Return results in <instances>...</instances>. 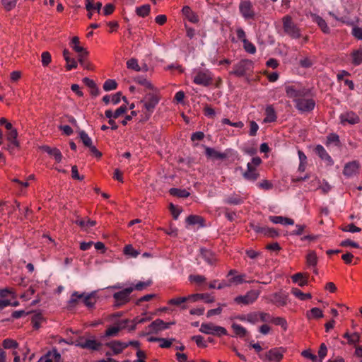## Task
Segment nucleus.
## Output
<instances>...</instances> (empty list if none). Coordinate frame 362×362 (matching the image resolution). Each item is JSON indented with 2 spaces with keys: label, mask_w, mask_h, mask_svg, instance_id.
Masks as SVG:
<instances>
[{
  "label": "nucleus",
  "mask_w": 362,
  "mask_h": 362,
  "mask_svg": "<svg viewBox=\"0 0 362 362\" xmlns=\"http://www.w3.org/2000/svg\"><path fill=\"white\" fill-rule=\"evenodd\" d=\"M79 44H80V40H79L78 37L75 36V37H74L71 39V42L70 45L72 47V49L76 52L78 53V54H79L81 53H83V52H86L87 51L86 49H85L83 47L80 46Z\"/></svg>",
  "instance_id": "nucleus-37"
},
{
  "label": "nucleus",
  "mask_w": 362,
  "mask_h": 362,
  "mask_svg": "<svg viewBox=\"0 0 362 362\" xmlns=\"http://www.w3.org/2000/svg\"><path fill=\"white\" fill-rule=\"evenodd\" d=\"M189 280L197 284H201L206 281V278L202 275H190L189 277Z\"/></svg>",
  "instance_id": "nucleus-64"
},
{
  "label": "nucleus",
  "mask_w": 362,
  "mask_h": 362,
  "mask_svg": "<svg viewBox=\"0 0 362 362\" xmlns=\"http://www.w3.org/2000/svg\"><path fill=\"white\" fill-rule=\"evenodd\" d=\"M276 114L272 105H269L265 110V117L264 122L266 123L273 122L276 120Z\"/></svg>",
  "instance_id": "nucleus-30"
},
{
  "label": "nucleus",
  "mask_w": 362,
  "mask_h": 362,
  "mask_svg": "<svg viewBox=\"0 0 362 362\" xmlns=\"http://www.w3.org/2000/svg\"><path fill=\"white\" fill-rule=\"evenodd\" d=\"M275 325L281 326L284 330L287 329V322L285 318L281 317H272V322Z\"/></svg>",
  "instance_id": "nucleus-46"
},
{
  "label": "nucleus",
  "mask_w": 362,
  "mask_h": 362,
  "mask_svg": "<svg viewBox=\"0 0 362 362\" xmlns=\"http://www.w3.org/2000/svg\"><path fill=\"white\" fill-rule=\"evenodd\" d=\"M286 96L293 98L296 102V99H299L305 95L303 90L296 89L293 86H288L285 88Z\"/></svg>",
  "instance_id": "nucleus-22"
},
{
  "label": "nucleus",
  "mask_w": 362,
  "mask_h": 362,
  "mask_svg": "<svg viewBox=\"0 0 362 362\" xmlns=\"http://www.w3.org/2000/svg\"><path fill=\"white\" fill-rule=\"evenodd\" d=\"M205 155L208 158L213 160H223L229 157V151L225 152H220L211 147L205 148Z\"/></svg>",
  "instance_id": "nucleus-12"
},
{
  "label": "nucleus",
  "mask_w": 362,
  "mask_h": 362,
  "mask_svg": "<svg viewBox=\"0 0 362 362\" xmlns=\"http://www.w3.org/2000/svg\"><path fill=\"white\" fill-rule=\"evenodd\" d=\"M341 230L344 232L358 233L361 230V228L357 227L354 223H351L342 228Z\"/></svg>",
  "instance_id": "nucleus-63"
},
{
  "label": "nucleus",
  "mask_w": 362,
  "mask_h": 362,
  "mask_svg": "<svg viewBox=\"0 0 362 362\" xmlns=\"http://www.w3.org/2000/svg\"><path fill=\"white\" fill-rule=\"evenodd\" d=\"M83 294L79 293L78 291H74L71 295L70 299L67 302V307L69 309H73L76 307L80 300L82 301Z\"/></svg>",
  "instance_id": "nucleus-25"
},
{
  "label": "nucleus",
  "mask_w": 362,
  "mask_h": 362,
  "mask_svg": "<svg viewBox=\"0 0 362 362\" xmlns=\"http://www.w3.org/2000/svg\"><path fill=\"white\" fill-rule=\"evenodd\" d=\"M74 223L78 225L81 228L86 230L88 228L95 226L96 221L88 218L87 221L82 218H77Z\"/></svg>",
  "instance_id": "nucleus-35"
},
{
  "label": "nucleus",
  "mask_w": 362,
  "mask_h": 362,
  "mask_svg": "<svg viewBox=\"0 0 362 362\" xmlns=\"http://www.w3.org/2000/svg\"><path fill=\"white\" fill-rule=\"evenodd\" d=\"M245 276V274L236 275L235 276H233L228 279L229 284H230V286H231L232 284L238 285V284H241L244 282H247L244 279ZM253 281H251L250 282H253Z\"/></svg>",
  "instance_id": "nucleus-49"
},
{
  "label": "nucleus",
  "mask_w": 362,
  "mask_h": 362,
  "mask_svg": "<svg viewBox=\"0 0 362 362\" xmlns=\"http://www.w3.org/2000/svg\"><path fill=\"white\" fill-rule=\"evenodd\" d=\"M305 315L308 320L320 319L324 316L322 311L318 308H313L310 310L307 311Z\"/></svg>",
  "instance_id": "nucleus-33"
},
{
  "label": "nucleus",
  "mask_w": 362,
  "mask_h": 362,
  "mask_svg": "<svg viewBox=\"0 0 362 362\" xmlns=\"http://www.w3.org/2000/svg\"><path fill=\"white\" fill-rule=\"evenodd\" d=\"M315 106L313 99H296V107L300 112H310Z\"/></svg>",
  "instance_id": "nucleus-11"
},
{
  "label": "nucleus",
  "mask_w": 362,
  "mask_h": 362,
  "mask_svg": "<svg viewBox=\"0 0 362 362\" xmlns=\"http://www.w3.org/2000/svg\"><path fill=\"white\" fill-rule=\"evenodd\" d=\"M359 167L360 164L358 161L354 160L349 162L345 165L343 173L345 176L351 177L358 173Z\"/></svg>",
  "instance_id": "nucleus-15"
},
{
  "label": "nucleus",
  "mask_w": 362,
  "mask_h": 362,
  "mask_svg": "<svg viewBox=\"0 0 362 362\" xmlns=\"http://www.w3.org/2000/svg\"><path fill=\"white\" fill-rule=\"evenodd\" d=\"M105 346L110 348L115 355L121 354L127 348L126 342L115 340L105 344Z\"/></svg>",
  "instance_id": "nucleus-19"
},
{
  "label": "nucleus",
  "mask_w": 362,
  "mask_h": 362,
  "mask_svg": "<svg viewBox=\"0 0 362 362\" xmlns=\"http://www.w3.org/2000/svg\"><path fill=\"white\" fill-rule=\"evenodd\" d=\"M315 152L321 159L327 160L329 164H333L332 159L322 145H317L315 148Z\"/></svg>",
  "instance_id": "nucleus-29"
},
{
  "label": "nucleus",
  "mask_w": 362,
  "mask_h": 362,
  "mask_svg": "<svg viewBox=\"0 0 362 362\" xmlns=\"http://www.w3.org/2000/svg\"><path fill=\"white\" fill-rule=\"evenodd\" d=\"M174 322H165L161 319H156L153 322H152L148 326L149 329L148 334L155 333L157 334L162 330L167 329L170 327L171 325H174Z\"/></svg>",
  "instance_id": "nucleus-10"
},
{
  "label": "nucleus",
  "mask_w": 362,
  "mask_h": 362,
  "mask_svg": "<svg viewBox=\"0 0 362 362\" xmlns=\"http://www.w3.org/2000/svg\"><path fill=\"white\" fill-rule=\"evenodd\" d=\"M260 291L258 290H250L244 296H238L234 298L237 304L247 305L253 303L259 297Z\"/></svg>",
  "instance_id": "nucleus-6"
},
{
  "label": "nucleus",
  "mask_w": 362,
  "mask_h": 362,
  "mask_svg": "<svg viewBox=\"0 0 362 362\" xmlns=\"http://www.w3.org/2000/svg\"><path fill=\"white\" fill-rule=\"evenodd\" d=\"M283 29L284 33L292 39H298L301 37V30L293 22L292 17L286 15L282 18Z\"/></svg>",
  "instance_id": "nucleus-1"
},
{
  "label": "nucleus",
  "mask_w": 362,
  "mask_h": 362,
  "mask_svg": "<svg viewBox=\"0 0 362 362\" xmlns=\"http://www.w3.org/2000/svg\"><path fill=\"white\" fill-rule=\"evenodd\" d=\"M40 148L42 149L43 151L46 152L47 154H49L50 156L54 157V160L57 163H60L62 160V154L59 149H58L56 147L52 148L49 146L44 145L40 146Z\"/></svg>",
  "instance_id": "nucleus-17"
},
{
  "label": "nucleus",
  "mask_w": 362,
  "mask_h": 362,
  "mask_svg": "<svg viewBox=\"0 0 362 362\" xmlns=\"http://www.w3.org/2000/svg\"><path fill=\"white\" fill-rule=\"evenodd\" d=\"M306 263L308 266L315 267L317 264V257L315 251H310L306 256Z\"/></svg>",
  "instance_id": "nucleus-42"
},
{
  "label": "nucleus",
  "mask_w": 362,
  "mask_h": 362,
  "mask_svg": "<svg viewBox=\"0 0 362 362\" xmlns=\"http://www.w3.org/2000/svg\"><path fill=\"white\" fill-rule=\"evenodd\" d=\"M1 3L4 8L9 11L16 7L17 0H1Z\"/></svg>",
  "instance_id": "nucleus-54"
},
{
  "label": "nucleus",
  "mask_w": 362,
  "mask_h": 362,
  "mask_svg": "<svg viewBox=\"0 0 362 362\" xmlns=\"http://www.w3.org/2000/svg\"><path fill=\"white\" fill-rule=\"evenodd\" d=\"M79 136H80V139H81L83 144L86 147L88 148L93 145L92 139L89 137L88 134H86L84 131L79 132Z\"/></svg>",
  "instance_id": "nucleus-44"
},
{
  "label": "nucleus",
  "mask_w": 362,
  "mask_h": 362,
  "mask_svg": "<svg viewBox=\"0 0 362 362\" xmlns=\"http://www.w3.org/2000/svg\"><path fill=\"white\" fill-rule=\"evenodd\" d=\"M187 298L189 299V301H191V302H197L199 300H204L205 303H213L215 300L214 297L211 296L208 293L191 294L187 296Z\"/></svg>",
  "instance_id": "nucleus-21"
},
{
  "label": "nucleus",
  "mask_w": 362,
  "mask_h": 362,
  "mask_svg": "<svg viewBox=\"0 0 362 362\" xmlns=\"http://www.w3.org/2000/svg\"><path fill=\"white\" fill-rule=\"evenodd\" d=\"M88 54H89V52L88 51L83 52V53L78 54V61L80 65L82 67H83L85 69L92 70L93 65L88 60Z\"/></svg>",
  "instance_id": "nucleus-26"
},
{
  "label": "nucleus",
  "mask_w": 362,
  "mask_h": 362,
  "mask_svg": "<svg viewBox=\"0 0 362 362\" xmlns=\"http://www.w3.org/2000/svg\"><path fill=\"white\" fill-rule=\"evenodd\" d=\"M309 274L298 272L291 276L293 283H297L299 286H304L308 284Z\"/></svg>",
  "instance_id": "nucleus-24"
},
{
  "label": "nucleus",
  "mask_w": 362,
  "mask_h": 362,
  "mask_svg": "<svg viewBox=\"0 0 362 362\" xmlns=\"http://www.w3.org/2000/svg\"><path fill=\"white\" fill-rule=\"evenodd\" d=\"M186 222L189 225L199 224L201 226H204V219L200 216L189 215L187 217Z\"/></svg>",
  "instance_id": "nucleus-36"
},
{
  "label": "nucleus",
  "mask_w": 362,
  "mask_h": 362,
  "mask_svg": "<svg viewBox=\"0 0 362 362\" xmlns=\"http://www.w3.org/2000/svg\"><path fill=\"white\" fill-rule=\"evenodd\" d=\"M240 11L245 18L250 19L255 16L252 5L249 1H244L240 4Z\"/></svg>",
  "instance_id": "nucleus-14"
},
{
  "label": "nucleus",
  "mask_w": 362,
  "mask_h": 362,
  "mask_svg": "<svg viewBox=\"0 0 362 362\" xmlns=\"http://www.w3.org/2000/svg\"><path fill=\"white\" fill-rule=\"evenodd\" d=\"M119 331L118 326L110 327L105 330L103 337H115Z\"/></svg>",
  "instance_id": "nucleus-50"
},
{
  "label": "nucleus",
  "mask_w": 362,
  "mask_h": 362,
  "mask_svg": "<svg viewBox=\"0 0 362 362\" xmlns=\"http://www.w3.org/2000/svg\"><path fill=\"white\" fill-rule=\"evenodd\" d=\"M201 255L202 258L210 265H214L216 262L215 255L209 250L202 248Z\"/></svg>",
  "instance_id": "nucleus-27"
},
{
  "label": "nucleus",
  "mask_w": 362,
  "mask_h": 362,
  "mask_svg": "<svg viewBox=\"0 0 362 362\" xmlns=\"http://www.w3.org/2000/svg\"><path fill=\"white\" fill-rule=\"evenodd\" d=\"M288 294L282 292L274 293L271 301L277 306H284L287 304Z\"/></svg>",
  "instance_id": "nucleus-20"
},
{
  "label": "nucleus",
  "mask_w": 362,
  "mask_h": 362,
  "mask_svg": "<svg viewBox=\"0 0 362 362\" xmlns=\"http://www.w3.org/2000/svg\"><path fill=\"white\" fill-rule=\"evenodd\" d=\"M259 357L264 362H279L283 358V353L274 348L264 354H259Z\"/></svg>",
  "instance_id": "nucleus-8"
},
{
  "label": "nucleus",
  "mask_w": 362,
  "mask_h": 362,
  "mask_svg": "<svg viewBox=\"0 0 362 362\" xmlns=\"http://www.w3.org/2000/svg\"><path fill=\"white\" fill-rule=\"evenodd\" d=\"M225 202L228 204L238 205L243 204L244 200L240 195L234 194L228 197Z\"/></svg>",
  "instance_id": "nucleus-40"
},
{
  "label": "nucleus",
  "mask_w": 362,
  "mask_h": 362,
  "mask_svg": "<svg viewBox=\"0 0 362 362\" xmlns=\"http://www.w3.org/2000/svg\"><path fill=\"white\" fill-rule=\"evenodd\" d=\"M313 21L315 22L317 25L320 28L321 30L326 34L329 33L330 29L327 25L326 21L320 16L316 14L313 16Z\"/></svg>",
  "instance_id": "nucleus-31"
},
{
  "label": "nucleus",
  "mask_w": 362,
  "mask_h": 362,
  "mask_svg": "<svg viewBox=\"0 0 362 362\" xmlns=\"http://www.w3.org/2000/svg\"><path fill=\"white\" fill-rule=\"evenodd\" d=\"M124 253L134 257H136L139 255V252L135 250L131 245H127L124 247Z\"/></svg>",
  "instance_id": "nucleus-62"
},
{
  "label": "nucleus",
  "mask_w": 362,
  "mask_h": 362,
  "mask_svg": "<svg viewBox=\"0 0 362 362\" xmlns=\"http://www.w3.org/2000/svg\"><path fill=\"white\" fill-rule=\"evenodd\" d=\"M2 346L4 349H16L18 346V344L13 339H6L3 341Z\"/></svg>",
  "instance_id": "nucleus-53"
},
{
  "label": "nucleus",
  "mask_w": 362,
  "mask_h": 362,
  "mask_svg": "<svg viewBox=\"0 0 362 362\" xmlns=\"http://www.w3.org/2000/svg\"><path fill=\"white\" fill-rule=\"evenodd\" d=\"M191 339L196 342L198 347L206 348L207 346L206 341H204V337L201 335L192 336Z\"/></svg>",
  "instance_id": "nucleus-55"
},
{
  "label": "nucleus",
  "mask_w": 362,
  "mask_h": 362,
  "mask_svg": "<svg viewBox=\"0 0 362 362\" xmlns=\"http://www.w3.org/2000/svg\"><path fill=\"white\" fill-rule=\"evenodd\" d=\"M189 301L187 296L185 297H179L175 298H172L168 301L169 305H180L181 304Z\"/></svg>",
  "instance_id": "nucleus-58"
},
{
  "label": "nucleus",
  "mask_w": 362,
  "mask_h": 362,
  "mask_svg": "<svg viewBox=\"0 0 362 362\" xmlns=\"http://www.w3.org/2000/svg\"><path fill=\"white\" fill-rule=\"evenodd\" d=\"M340 119L341 123L344 125L346 124V123L350 124H356L360 122L359 117L354 112H349L341 115Z\"/></svg>",
  "instance_id": "nucleus-16"
},
{
  "label": "nucleus",
  "mask_w": 362,
  "mask_h": 362,
  "mask_svg": "<svg viewBox=\"0 0 362 362\" xmlns=\"http://www.w3.org/2000/svg\"><path fill=\"white\" fill-rule=\"evenodd\" d=\"M127 66L128 69H133L135 71H140V66L138 64V62L136 59L132 58L127 62Z\"/></svg>",
  "instance_id": "nucleus-59"
},
{
  "label": "nucleus",
  "mask_w": 362,
  "mask_h": 362,
  "mask_svg": "<svg viewBox=\"0 0 362 362\" xmlns=\"http://www.w3.org/2000/svg\"><path fill=\"white\" fill-rule=\"evenodd\" d=\"M182 12L183 15L187 18V20L193 23H196L199 21L198 16L192 11L189 6H185L182 8Z\"/></svg>",
  "instance_id": "nucleus-28"
},
{
  "label": "nucleus",
  "mask_w": 362,
  "mask_h": 362,
  "mask_svg": "<svg viewBox=\"0 0 362 362\" xmlns=\"http://www.w3.org/2000/svg\"><path fill=\"white\" fill-rule=\"evenodd\" d=\"M18 137V132L16 129H11L6 134L7 140L11 142L16 148H18L20 146L19 142L17 140Z\"/></svg>",
  "instance_id": "nucleus-34"
},
{
  "label": "nucleus",
  "mask_w": 362,
  "mask_h": 362,
  "mask_svg": "<svg viewBox=\"0 0 362 362\" xmlns=\"http://www.w3.org/2000/svg\"><path fill=\"white\" fill-rule=\"evenodd\" d=\"M83 296L82 298L83 303L88 308L93 309L98 299L97 291H92L90 293H83Z\"/></svg>",
  "instance_id": "nucleus-13"
},
{
  "label": "nucleus",
  "mask_w": 362,
  "mask_h": 362,
  "mask_svg": "<svg viewBox=\"0 0 362 362\" xmlns=\"http://www.w3.org/2000/svg\"><path fill=\"white\" fill-rule=\"evenodd\" d=\"M169 192L172 196L181 198L188 197L190 194L189 192H188L186 189H181L177 188H171L169 190Z\"/></svg>",
  "instance_id": "nucleus-39"
},
{
  "label": "nucleus",
  "mask_w": 362,
  "mask_h": 362,
  "mask_svg": "<svg viewBox=\"0 0 362 362\" xmlns=\"http://www.w3.org/2000/svg\"><path fill=\"white\" fill-rule=\"evenodd\" d=\"M352 63L354 65H359L362 63V50H355L351 54Z\"/></svg>",
  "instance_id": "nucleus-45"
},
{
  "label": "nucleus",
  "mask_w": 362,
  "mask_h": 362,
  "mask_svg": "<svg viewBox=\"0 0 362 362\" xmlns=\"http://www.w3.org/2000/svg\"><path fill=\"white\" fill-rule=\"evenodd\" d=\"M253 67V62L250 59H242L233 65V70L230 71V75L237 77L244 76L247 71H250Z\"/></svg>",
  "instance_id": "nucleus-2"
},
{
  "label": "nucleus",
  "mask_w": 362,
  "mask_h": 362,
  "mask_svg": "<svg viewBox=\"0 0 362 362\" xmlns=\"http://www.w3.org/2000/svg\"><path fill=\"white\" fill-rule=\"evenodd\" d=\"M45 320V319L40 312L35 313L31 317V322L35 329H38Z\"/></svg>",
  "instance_id": "nucleus-32"
},
{
  "label": "nucleus",
  "mask_w": 362,
  "mask_h": 362,
  "mask_svg": "<svg viewBox=\"0 0 362 362\" xmlns=\"http://www.w3.org/2000/svg\"><path fill=\"white\" fill-rule=\"evenodd\" d=\"M160 100V96L154 93H149L141 100L148 115H151Z\"/></svg>",
  "instance_id": "nucleus-5"
},
{
  "label": "nucleus",
  "mask_w": 362,
  "mask_h": 362,
  "mask_svg": "<svg viewBox=\"0 0 362 362\" xmlns=\"http://www.w3.org/2000/svg\"><path fill=\"white\" fill-rule=\"evenodd\" d=\"M199 331L206 334H213L218 337L227 335L228 332L226 328L214 325L212 323H202Z\"/></svg>",
  "instance_id": "nucleus-4"
},
{
  "label": "nucleus",
  "mask_w": 362,
  "mask_h": 362,
  "mask_svg": "<svg viewBox=\"0 0 362 362\" xmlns=\"http://www.w3.org/2000/svg\"><path fill=\"white\" fill-rule=\"evenodd\" d=\"M61 358V355L58 351L54 349L52 351H48L45 356H42L38 362H59Z\"/></svg>",
  "instance_id": "nucleus-18"
},
{
  "label": "nucleus",
  "mask_w": 362,
  "mask_h": 362,
  "mask_svg": "<svg viewBox=\"0 0 362 362\" xmlns=\"http://www.w3.org/2000/svg\"><path fill=\"white\" fill-rule=\"evenodd\" d=\"M243 47L247 53L255 54L256 52L255 46L252 42H250L247 39H244Z\"/></svg>",
  "instance_id": "nucleus-52"
},
{
  "label": "nucleus",
  "mask_w": 362,
  "mask_h": 362,
  "mask_svg": "<svg viewBox=\"0 0 362 362\" xmlns=\"http://www.w3.org/2000/svg\"><path fill=\"white\" fill-rule=\"evenodd\" d=\"M247 170L243 173V177L249 181H255L259 177V174L257 172L255 168L248 163L247 165Z\"/></svg>",
  "instance_id": "nucleus-23"
},
{
  "label": "nucleus",
  "mask_w": 362,
  "mask_h": 362,
  "mask_svg": "<svg viewBox=\"0 0 362 362\" xmlns=\"http://www.w3.org/2000/svg\"><path fill=\"white\" fill-rule=\"evenodd\" d=\"M213 76L209 70L199 71L194 77L193 82L197 85L209 86L212 83Z\"/></svg>",
  "instance_id": "nucleus-7"
},
{
  "label": "nucleus",
  "mask_w": 362,
  "mask_h": 362,
  "mask_svg": "<svg viewBox=\"0 0 362 362\" xmlns=\"http://www.w3.org/2000/svg\"><path fill=\"white\" fill-rule=\"evenodd\" d=\"M66 62V69L67 71H70L72 69H76L78 66L77 62L75 60L74 58H67V59H64Z\"/></svg>",
  "instance_id": "nucleus-61"
},
{
  "label": "nucleus",
  "mask_w": 362,
  "mask_h": 362,
  "mask_svg": "<svg viewBox=\"0 0 362 362\" xmlns=\"http://www.w3.org/2000/svg\"><path fill=\"white\" fill-rule=\"evenodd\" d=\"M117 87V83L114 79H107L103 84V89L105 91H110L116 89Z\"/></svg>",
  "instance_id": "nucleus-47"
},
{
  "label": "nucleus",
  "mask_w": 362,
  "mask_h": 362,
  "mask_svg": "<svg viewBox=\"0 0 362 362\" xmlns=\"http://www.w3.org/2000/svg\"><path fill=\"white\" fill-rule=\"evenodd\" d=\"M259 321V312H252L247 314V322L256 324Z\"/></svg>",
  "instance_id": "nucleus-57"
},
{
  "label": "nucleus",
  "mask_w": 362,
  "mask_h": 362,
  "mask_svg": "<svg viewBox=\"0 0 362 362\" xmlns=\"http://www.w3.org/2000/svg\"><path fill=\"white\" fill-rule=\"evenodd\" d=\"M76 345L82 349L91 351H98L102 346V343L95 339H83V338L76 341Z\"/></svg>",
  "instance_id": "nucleus-9"
},
{
  "label": "nucleus",
  "mask_w": 362,
  "mask_h": 362,
  "mask_svg": "<svg viewBox=\"0 0 362 362\" xmlns=\"http://www.w3.org/2000/svg\"><path fill=\"white\" fill-rule=\"evenodd\" d=\"M151 11V6L149 4H144L141 6L137 7L136 8V13L142 18H144L148 16Z\"/></svg>",
  "instance_id": "nucleus-41"
},
{
  "label": "nucleus",
  "mask_w": 362,
  "mask_h": 362,
  "mask_svg": "<svg viewBox=\"0 0 362 362\" xmlns=\"http://www.w3.org/2000/svg\"><path fill=\"white\" fill-rule=\"evenodd\" d=\"M262 234L267 237L276 238L279 235V232L274 228L264 227Z\"/></svg>",
  "instance_id": "nucleus-48"
},
{
  "label": "nucleus",
  "mask_w": 362,
  "mask_h": 362,
  "mask_svg": "<svg viewBox=\"0 0 362 362\" xmlns=\"http://www.w3.org/2000/svg\"><path fill=\"white\" fill-rule=\"evenodd\" d=\"M132 291L133 287H128L119 292L115 293L113 294V298L115 299L114 306L115 308H119L128 303L130 300V294Z\"/></svg>",
  "instance_id": "nucleus-3"
},
{
  "label": "nucleus",
  "mask_w": 362,
  "mask_h": 362,
  "mask_svg": "<svg viewBox=\"0 0 362 362\" xmlns=\"http://www.w3.org/2000/svg\"><path fill=\"white\" fill-rule=\"evenodd\" d=\"M42 64L43 66H47L51 61H52V57H51V54L49 52H43L42 53Z\"/></svg>",
  "instance_id": "nucleus-60"
},
{
  "label": "nucleus",
  "mask_w": 362,
  "mask_h": 362,
  "mask_svg": "<svg viewBox=\"0 0 362 362\" xmlns=\"http://www.w3.org/2000/svg\"><path fill=\"white\" fill-rule=\"evenodd\" d=\"M231 327L235 335L239 336L240 337H244L247 333V331L245 327L236 323H233Z\"/></svg>",
  "instance_id": "nucleus-43"
},
{
  "label": "nucleus",
  "mask_w": 362,
  "mask_h": 362,
  "mask_svg": "<svg viewBox=\"0 0 362 362\" xmlns=\"http://www.w3.org/2000/svg\"><path fill=\"white\" fill-rule=\"evenodd\" d=\"M291 293L301 300H308L312 298V295L310 293H305L297 288H293Z\"/></svg>",
  "instance_id": "nucleus-38"
},
{
  "label": "nucleus",
  "mask_w": 362,
  "mask_h": 362,
  "mask_svg": "<svg viewBox=\"0 0 362 362\" xmlns=\"http://www.w3.org/2000/svg\"><path fill=\"white\" fill-rule=\"evenodd\" d=\"M134 81L139 84L144 86L148 89L153 90L154 88L153 86L151 83V82H149L146 78L144 77L137 76L134 78Z\"/></svg>",
  "instance_id": "nucleus-51"
},
{
  "label": "nucleus",
  "mask_w": 362,
  "mask_h": 362,
  "mask_svg": "<svg viewBox=\"0 0 362 362\" xmlns=\"http://www.w3.org/2000/svg\"><path fill=\"white\" fill-rule=\"evenodd\" d=\"M151 284H152L151 280H148L147 281H145V282L139 281L137 284H136L134 286H132L133 291L134 290L142 291L143 289L151 286Z\"/></svg>",
  "instance_id": "nucleus-56"
}]
</instances>
